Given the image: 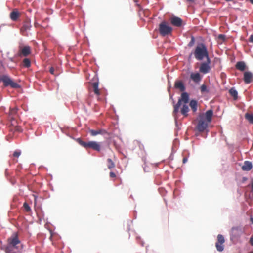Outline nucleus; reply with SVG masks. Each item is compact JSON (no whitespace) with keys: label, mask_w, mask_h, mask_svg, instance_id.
Masks as SVG:
<instances>
[{"label":"nucleus","mask_w":253,"mask_h":253,"mask_svg":"<svg viewBox=\"0 0 253 253\" xmlns=\"http://www.w3.org/2000/svg\"><path fill=\"white\" fill-rule=\"evenodd\" d=\"M22 245L16 233L13 234L7 239V244L5 249L6 253H20Z\"/></svg>","instance_id":"f257e3e1"},{"label":"nucleus","mask_w":253,"mask_h":253,"mask_svg":"<svg viewBox=\"0 0 253 253\" xmlns=\"http://www.w3.org/2000/svg\"><path fill=\"white\" fill-rule=\"evenodd\" d=\"M193 54L195 58L198 61L210 59L207 48L203 43L199 44L196 47Z\"/></svg>","instance_id":"f03ea898"},{"label":"nucleus","mask_w":253,"mask_h":253,"mask_svg":"<svg viewBox=\"0 0 253 253\" xmlns=\"http://www.w3.org/2000/svg\"><path fill=\"white\" fill-rule=\"evenodd\" d=\"M77 141L81 146L86 149H92L93 150L98 152L101 150V145L99 142L94 141L85 142L80 138H78Z\"/></svg>","instance_id":"7ed1b4c3"},{"label":"nucleus","mask_w":253,"mask_h":253,"mask_svg":"<svg viewBox=\"0 0 253 253\" xmlns=\"http://www.w3.org/2000/svg\"><path fill=\"white\" fill-rule=\"evenodd\" d=\"M159 30L160 34L165 36L171 34L172 28L169 26L166 21H163L159 24Z\"/></svg>","instance_id":"20e7f679"},{"label":"nucleus","mask_w":253,"mask_h":253,"mask_svg":"<svg viewBox=\"0 0 253 253\" xmlns=\"http://www.w3.org/2000/svg\"><path fill=\"white\" fill-rule=\"evenodd\" d=\"M189 95L187 92H183L181 94V98L179 99L177 104L174 106L173 114H176L178 111L180 106L181 105V102H183L185 104L188 102Z\"/></svg>","instance_id":"39448f33"},{"label":"nucleus","mask_w":253,"mask_h":253,"mask_svg":"<svg viewBox=\"0 0 253 253\" xmlns=\"http://www.w3.org/2000/svg\"><path fill=\"white\" fill-rule=\"evenodd\" d=\"M0 80L3 82L5 86H10L14 88H17L20 87L17 83L13 82L8 76L4 75L2 76L0 78Z\"/></svg>","instance_id":"423d86ee"},{"label":"nucleus","mask_w":253,"mask_h":253,"mask_svg":"<svg viewBox=\"0 0 253 253\" xmlns=\"http://www.w3.org/2000/svg\"><path fill=\"white\" fill-rule=\"evenodd\" d=\"M31 26H32L30 20L27 19L24 21L22 26L20 28L21 34L23 36H28V31L30 30Z\"/></svg>","instance_id":"0eeeda50"},{"label":"nucleus","mask_w":253,"mask_h":253,"mask_svg":"<svg viewBox=\"0 0 253 253\" xmlns=\"http://www.w3.org/2000/svg\"><path fill=\"white\" fill-rule=\"evenodd\" d=\"M210 63V59H207L206 62L201 63L199 68V71L203 74L209 72L211 70Z\"/></svg>","instance_id":"6e6552de"},{"label":"nucleus","mask_w":253,"mask_h":253,"mask_svg":"<svg viewBox=\"0 0 253 253\" xmlns=\"http://www.w3.org/2000/svg\"><path fill=\"white\" fill-rule=\"evenodd\" d=\"M213 114V112L212 110H208L205 113L200 114L199 115V118H201L210 123L211 122Z\"/></svg>","instance_id":"1a4fd4ad"},{"label":"nucleus","mask_w":253,"mask_h":253,"mask_svg":"<svg viewBox=\"0 0 253 253\" xmlns=\"http://www.w3.org/2000/svg\"><path fill=\"white\" fill-rule=\"evenodd\" d=\"M209 123L205 120H204L201 118H199L196 126V128L199 132H204L208 127Z\"/></svg>","instance_id":"9d476101"},{"label":"nucleus","mask_w":253,"mask_h":253,"mask_svg":"<svg viewBox=\"0 0 253 253\" xmlns=\"http://www.w3.org/2000/svg\"><path fill=\"white\" fill-rule=\"evenodd\" d=\"M225 239L223 235L218 234L217 236V241L215 244L216 249L219 252H222L224 250V245Z\"/></svg>","instance_id":"9b49d317"},{"label":"nucleus","mask_w":253,"mask_h":253,"mask_svg":"<svg viewBox=\"0 0 253 253\" xmlns=\"http://www.w3.org/2000/svg\"><path fill=\"white\" fill-rule=\"evenodd\" d=\"M31 53V49L29 46H25L23 47H20L19 51V56H23L26 57Z\"/></svg>","instance_id":"f8f14e48"},{"label":"nucleus","mask_w":253,"mask_h":253,"mask_svg":"<svg viewBox=\"0 0 253 253\" xmlns=\"http://www.w3.org/2000/svg\"><path fill=\"white\" fill-rule=\"evenodd\" d=\"M171 24L174 26L180 27L182 25V19L177 16H173L170 19Z\"/></svg>","instance_id":"ddd939ff"},{"label":"nucleus","mask_w":253,"mask_h":253,"mask_svg":"<svg viewBox=\"0 0 253 253\" xmlns=\"http://www.w3.org/2000/svg\"><path fill=\"white\" fill-rule=\"evenodd\" d=\"M244 81L246 84H249L253 81V74L251 72H245L244 74Z\"/></svg>","instance_id":"4468645a"},{"label":"nucleus","mask_w":253,"mask_h":253,"mask_svg":"<svg viewBox=\"0 0 253 253\" xmlns=\"http://www.w3.org/2000/svg\"><path fill=\"white\" fill-rule=\"evenodd\" d=\"M253 168L252 163L249 161H246L242 167V169L244 171H250Z\"/></svg>","instance_id":"2eb2a0df"},{"label":"nucleus","mask_w":253,"mask_h":253,"mask_svg":"<svg viewBox=\"0 0 253 253\" xmlns=\"http://www.w3.org/2000/svg\"><path fill=\"white\" fill-rule=\"evenodd\" d=\"M89 132L90 134V135L92 136H95L96 135H97L98 134H104L107 133V132L104 130V129H98V130H93V129H90L89 130Z\"/></svg>","instance_id":"dca6fc26"},{"label":"nucleus","mask_w":253,"mask_h":253,"mask_svg":"<svg viewBox=\"0 0 253 253\" xmlns=\"http://www.w3.org/2000/svg\"><path fill=\"white\" fill-rule=\"evenodd\" d=\"M190 78L193 82L197 83L201 80L202 77L199 73H192L190 75Z\"/></svg>","instance_id":"f3484780"},{"label":"nucleus","mask_w":253,"mask_h":253,"mask_svg":"<svg viewBox=\"0 0 253 253\" xmlns=\"http://www.w3.org/2000/svg\"><path fill=\"white\" fill-rule=\"evenodd\" d=\"M235 67L237 69L241 71H244L246 69V66L244 61H239L236 63Z\"/></svg>","instance_id":"a211bd4d"},{"label":"nucleus","mask_w":253,"mask_h":253,"mask_svg":"<svg viewBox=\"0 0 253 253\" xmlns=\"http://www.w3.org/2000/svg\"><path fill=\"white\" fill-rule=\"evenodd\" d=\"M174 86L176 88L179 89L181 91H183L185 89L184 85L181 81H176L174 84Z\"/></svg>","instance_id":"6ab92c4d"},{"label":"nucleus","mask_w":253,"mask_h":253,"mask_svg":"<svg viewBox=\"0 0 253 253\" xmlns=\"http://www.w3.org/2000/svg\"><path fill=\"white\" fill-rule=\"evenodd\" d=\"M230 95L233 97L234 100H236L238 98V92L234 87H232L229 90Z\"/></svg>","instance_id":"aec40b11"},{"label":"nucleus","mask_w":253,"mask_h":253,"mask_svg":"<svg viewBox=\"0 0 253 253\" xmlns=\"http://www.w3.org/2000/svg\"><path fill=\"white\" fill-rule=\"evenodd\" d=\"M19 16V13L16 10H14L11 12L10 15V17L13 21H16Z\"/></svg>","instance_id":"412c9836"},{"label":"nucleus","mask_w":253,"mask_h":253,"mask_svg":"<svg viewBox=\"0 0 253 253\" xmlns=\"http://www.w3.org/2000/svg\"><path fill=\"white\" fill-rule=\"evenodd\" d=\"M189 111L188 106L186 104H184L181 109V114L184 116L187 117L188 116V112Z\"/></svg>","instance_id":"4be33fe9"},{"label":"nucleus","mask_w":253,"mask_h":253,"mask_svg":"<svg viewBox=\"0 0 253 253\" xmlns=\"http://www.w3.org/2000/svg\"><path fill=\"white\" fill-rule=\"evenodd\" d=\"M189 105L193 111V112H195L197 110V101L195 100H192L190 102Z\"/></svg>","instance_id":"5701e85b"},{"label":"nucleus","mask_w":253,"mask_h":253,"mask_svg":"<svg viewBox=\"0 0 253 253\" xmlns=\"http://www.w3.org/2000/svg\"><path fill=\"white\" fill-rule=\"evenodd\" d=\"M18 108L16 107L10 109L9 116L11 119H14L16 116Z\"/></svg>","instance_id":"b1692460"},{"label":"nucleus","mask_w":253,"mask_h":253,"mask_svg":"<svg viewBox=\"0 0 253 253\" xmlns=\"http://www.w3.org/2000/svg\"><path fill=\"white\" fill-rule=\"evenodd\" d=\"M92 87L93 88V91L94 93L97 95H100V91L98 89V83L97 82H94L92 84Z\"/></svg>","instance_id":"393cba45"},{"label":"nucleus","mask_w":253,"mask_h":253,"mask_svg":"<svg viewBox=\"0 0 253 253\" xmlns=\"http://www.w3.org/2000/svg\"><path fill=\"white\" fill-rule=\"evenodd\" d=\"M245 118L247 119L251 124H253V114L246 113L245 115Z\"/></svg>","instance_id":"a878e982"},{"label":"nucleus","mask_w":253,"mask_h":253,"mask_svg":"<svg viewBox=\"0 0 253 253\" xmlns=\"http://www.w3.org/2000/svg\"><path fill=\"white\" fill-rule=\"evenodd\" d=\"M23 66L24 67L28 68L31 66V61L28 58H25L23 60Z\"/></svg>","instance_id":"bb28decb"},{"label":"nucleus","mask_w":253,"mask_h":253,"mask_svg":"<svg viewBox=\"0 0 253 253\" xmlns=\"http://www.w3.org/2000/svg\"><path fill=\"white\" fill-rule=\"evenodd\" d=\"M107 161L108 162L107 167L109 169H111L115 167V164L111 159L109 158L107 159Z\"/></svg>","instance_id":"cd10ccee"},{"label":"nucleus","mask_w":253,"mask_h":253,"mask_svg":"<svg viewBox=\"0 0 253 253\" xmlns=\"http://www.w3.org/2000/svg\"><path fill=\"white\" fill-rule=\"evenodd\" d=\"M200 90L202 93H209V91L205 84H202L200 87Z\"/></svg>","instance_id":"c85d7f7f"},{"label":"nucleus","mask_w":253,"mask_h":253,"mask_svg":"<svg viewBox=\"0 0 253 253\" xmlns=\"http://www.w3.org/2000/svg\"><path fill=\"white\" fill-rule=\"evenodd\" d=\"M21 154V151L19 150H17L14 152L12 154V157L14 158H18Z\"/></svg>","instance_id":"c756f323"},{"label":"nucleus","mask_w":253,"mask_h":253,"mask_svg":"<svg viewBox=\"0 0 253 253\" xmlns=\"http://www.w3.org/2000/svg\"><path fill=\"white\" fill-rule=\"evenodd\" d=\"M23 207L26 211H27V212L31 211V208H30V206H29V205L26 202H25L23 204Z\"/></svg>","instance_id":"7c9ffc66"},{"label":"nucleus","mask_w":253,"mask_h":253,"mask_svg":"<svg viewBox=\"0 0 253 253\" xmlns=\"http://www.w3.org/2000/svg\"><path fill=\"white\" fill-rule=\"evenodd\" d=\"M117 174L116 173H115L114 172H113V171H111L110 173H109V177L110 178L114 180L115 179H116L117 178Z\"/></svg>","instance_id":"2f4dec72"},{"label":"nucleus","mask_w":253,"mask_h":253,"mask_svg":"<svg viewBox=\"0 0 253 253\" xmlns=\"http://www.w3.org/2000/svg\"><path fill=\"white\" fill-rule=\"evenodd\" d=\"M195 42V40L193 37H192L191 41L190 42L188 46L191 47L193 46Z\"/></svg>","instance_id":"473e14b6"},{"label":"nucleus","mask_w":253,"mask_h":253,"mask_svg":"<svg viewBox=\"0 0 253 253\" xmlns=\"http://www.w3.org/2000/svg\"><path fill=\"white\" fill-rule=\"evenodd\" d=\"M49 72L52 75H56V74H55V69L52 67L50 68Z\"/></svg>","instance_id":"72a5a7b5"},{"label":"nucleus","mask_w":253,"mask_h":253,"mask_svg":"<svg viewBox=\"0 0 253 253\" xmlns=\"http://www.w3.org/2000/svg\"><path fill=\"white\" fill-rule=\"evenodd\" d=\"M218 39H221V40L224 41V40H225L226 36L224 35L220 34V35H218Z\"/></svg>","instance_id":"f704fd0d"},{"label":"nucleus","mask_w":253,"mask_h":253,"mask_svg":"<svg viewBox=\"0 0 253 253\" xmlns=\"http://www.w3.org/2000/svg\"><path fill=\"white\" fill-rule=\"evenodd\" d=\"M250 243L252 246H253V233L250 239Z\"/></svg>","instance_id":"c9c22d12"},{"label":"nucleus","mask_w":253,"mask_h":253,"mask_svg":"<svg viewBox=\"0 0 253 253\" xmlns=\"http://www.w3.org/2000/svg\"><path fill=\"white\" fill-rule=\"evenodd\" d=\"M188 161V158L187 157H184L182 160V162L183 164L186 163Z\"/></svg>","instance_id":"e433bc0d"},{"label":"nucleus","mask_w":253,"mask_h":253,"mask_svg":"<svg viewBox=\"0 0 253 253\" xmlns=\"http://www.w3.org/2000/svg\"><path fill=\"white\" fill-rule=\"evenodd\" d=\"M186 1L189 3H193L194 1V0H186Z\"/></svg>","instance_id":"4c0bfd02"},{"label":"nucleus","mask_w":253,"mask_h":253,"mask_svg":"<svg viewBox=\"0 0 253 253\" xmlns=\"http://www.w3.org/2000/svg\"><path fill=\"white\" fill-rule=\"evenodd\" d=\"M251 186H252V190H253V181H252V185H251Z\"/></svg>","instance_id":"58836bf2"},{"label":"nucleus","mask_w":253,"mask_h":253,"mask_svg":"<svg viewBox=\"0 0 253 253\" xmlns=\"http://www.w3.org/2000/svg\"><path fill=\"white\" fill-rule=\"evenodd\" d=\"M134 2H135L136 3H137V2H138V0H133Z\"/></svg>","instance_id":"ea45409f"},{"label":"nucleus","mask_w":253,"mask_h":253,"mask_svg":"<svg viewBox=\"0 0 253 253\" xmlns=\"http://www.w3.org/2000/svg\"><path fill=\"white\" fill-rule=\"evenodd\" d=\"M14 161L15 162H18V160H15V159H14Z\"/></svg>","instance_id":"a19ab883"},{"label":"nucleus","mask_w":253,"mask_h":253,"mask_svg":"<svg viewBox=\"0 0 253 253\" xmlns=\"http://www.w3.org/2000/svg\"><path fill=\"white\" fill-rule=\"evenodd\" d=\"M35 197V201L36 200V197L35 195H33Z\"/></svg>","instance_id":"79ce46f5"},{"label":"nucleus","mask_w":253,"mask_h":253,"mask_svg":"<svg viewBox=\"0 0 253 253\" xmlns=\"http://www.w3.org/2000/svg\"><path fill=\"white\" fill-rule=\"evenodd\" d=\"M137 5L139 7H140V5H139V4H137Z\"/></svg>","instance_id":"37998d69"},{"label":"nucleus","mask_w":253,"mask_h":253,"mask_svg":"<svg viewBox=\"0 0 253 253\" xmlns=\"http://www.w3.org/2000/svg\"><path fill=\"white\" fill-rule=\"evenodd\" d=\"M249 253H253V251L251 252H250Z\"/></svg>","instance_id":"c03bdc74"},{"label":"nucleus","mask_w":253,"mask_h":253,"mask_svg":"<svg viewBox=\"0 0 253 253\" xmlns=\"http://www.w3.org/2000/svg\"><path fill=\"white\" fill-rule=\"evenodd\" d=\"M251 220L252 221V222H253V218H252Z\"/></svg>","instance_id":"a18cd8bd"},{"label":"nucleus","mask_w":253,"mask_h":253,"mask_svg":"<svg viewBox=\"0 0 253 253\" xmlns=\"http://www.w3.org/2000/svg\"><path fill=\"white\" fill-rule=\"evenodd\" d=\"M11 183H12L13 184L14 183V182H12V181L11 182Z\"/></svg>","instance_id":"49530a36"}]
</instances>
